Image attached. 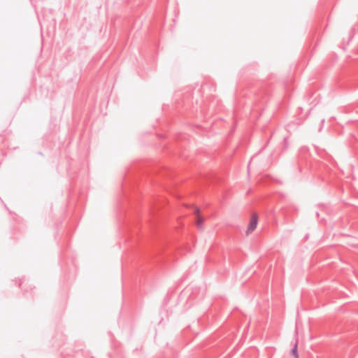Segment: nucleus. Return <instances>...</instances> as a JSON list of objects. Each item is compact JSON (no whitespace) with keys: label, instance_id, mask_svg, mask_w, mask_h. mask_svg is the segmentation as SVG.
<instances>
[{"label":"nucleus","instance_id":"nucleus-1","mask_svg":"<svg viewBox=\"0 0 358 358\" xmlns=\"http://www.w3.org/2000/svg\"><path fill=\"white\" fill-rule=\"evenodd\" d=\"M257 222H258V216L257 214L254 213L253 215H252V216L250 217V223H249V225L248 227L247 231H246L247 234L252 233L256 229L257 225Z\"/></svg>","mask_w":358,"mask_h":358},{"label":"nucleus","instance_id":"nucleus-2","mask_svg":"<svg viewBox=\"0 0 358 358\" xmlns=\"http://www.w3.org/2000/svg\"><path fill=\"white\" fill-rule=\"evenodd\" d=\"M203 222V220L200 216H198L197 220H196V226L199 229L202 228Z\"/></svg>","mask_w":358,"mask_h":358},{"label":"nucleus","instance_id":"nucleus-3","mask_svg":"<svg viewBox=\"0 0 358 358\" xmlns=\"http://www.w3.org/2000/svg\"><path fill=\"white\" fill-rule=\"evenodd\" d=\"M292 355L294 356L295 358H298V352H297V344L295 343L294 348L292 350Z\"/></svg>","mask_w":358,"mask_h":358},{"label":"nucleus","instance_id":"nucleus-4","mask_svg":"<svg viewBox=\"0 0 358 358\" xmlns=\"http://www.w3.org/2000/svg\"><path fill=\"white\" fill-rule=\"evenodd\" d=\"M194 212H195V213H196V214L199 215V208L195 207V208H194Z\"/></svg>","mask_w":358,"mask_h":358}]
</instances>
